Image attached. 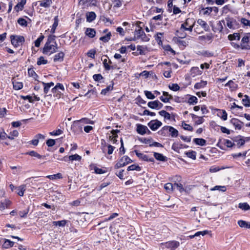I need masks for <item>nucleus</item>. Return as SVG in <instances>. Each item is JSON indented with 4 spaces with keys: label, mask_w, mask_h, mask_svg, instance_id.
<instances>
[{
    "label": "nucleus",
    "mask_w": 250,
    "mask_h": 250,
    "mask_svg": "<svg viewBox=\"0 0 250 250\" xmlns=\"http://www.w3.org/2000/svg\"><path fill=\"white\" fill-rule=\"evenodd\" d=\"M178 131L171 126L165 125L159 131L158 133L163 136H167L168 133L172 137H177L178 136Z\"/></svg>",
    "instance_id": "f257e3e1"
},
{
    "label": "nucleus",
    "mask_w": 250,
    "mask_h": 250,
    "mask_svg": "<svg viewBox=\"0 0 250 250\" xmlns=\"http://www.w3.org/2000/svg\"><path fill=\"white\" fill-rule=\"evenodd\" d=\"M57 49L58 46L56 42H54V44L45 43L43 48L42 53L44 54L50 55L57 52Z\"/></svg>",
    "instance_id": "f03ea898"
},
{
    "label": "nucleus",
    "mask_w": 250,
    "mask_h": 250,
    "mask_svg": "<svg viewBox=\"0 0 250 250\" xmlns=\"http://www.w3.org/2000/svg\"><path fill=\"white\" fill-rule=\"evenodd\" d=\"M225 22L228 28L230 29H237L239 27V23L233 18L227 17L225 18Z\"/></svg>",
    "instance_id": "7ed1b4c3"
},
{
    "label": "nucleus",
    "mask_w": 250,
    "mask_h": 250,
    "mask_svg": "<svg viewBox=\"0 0 250 250\" xmlns=\"http://www.w3.org/2000/svg\"><path fill=\"white\" fill-rule=\"evenodd\" d=\"M132 162V161L130 158H129L127 156H124L122 157L116 163L115 166V168L118 169Z\"/></svg>",
    "instance_id": "20e7f679"
},
{
    "label": "nucleus",
    "mask_w": 250,
    "mask_h": 250,
    "mask_svg": "<svg viewBox=\"0 0 250 250\" xmlns=\"http://www.w3.org/2000/svg\"><path fill=\"white\" fill-rule=\"evenodd\" d=\"M11 43L15 47H18L21 45L24 42V38L21 36H14L12 35L10 37Z\"/></svg>",
    "instance_id": "39448f33"
},
{
    "label": "nucleus",
    "mask_w": 250,
    "mask_h": 250,
    "mask_svg": "<svg viewBox=\"0 0 250 250\" xmlns=\"http://www.w3.org/2000/svg\"><path fill=\"white\" fill-rule=\"evenodd\" d=\"M134 35L135 38H136L137 39H141L143 42H148L149 41V38L146 35L141 28L135 30Z\"/></svg>",
    "instance_id": "423d86ee"
},
{
    "label": "nucleus",
    "mask_w": 250,
    "mask_h": 250,
    "mask_svg": "<svg viewBox=\"0 0 250 250\" xmlns=\"http://www.w3.org/2000/svg\"><path fill=\"white\" fill-rule=\"evenodd\" d=\"M225 24V20H221L217 22L215 25H211L212 29L214 32H221L223 29V25Z\"/></svg>",
    "instance_id": "0eeeda50"
},
{
    "label": "nucleus",
    "mask_w": 250,
    "mask_h": 250,
    "mask_svg": "<svg viewBox=\"0 0 250 250\" xmlns=\"http://www.w3.org/2000/svg\"><path fill=\"white\" fill-rule=\"evenodd\" d=\"M147 125L152 130L155 131L162 125V123L158 120H155L149 122Z\"/></svg>",
    "instance_id": "6e6552de"
},
{
    "label": "nucleus",
    "mask_w": 250,
    "mask_h": 250,
    "mask_svg": "<svg viewBox=\"0 0 250 250\" xmlns=\"http://www.w3.org/2000/svg\"><path fill=\"white\" fill-rule=\"evenodd\" d=\"M179 245V242L176 241H169L165 244L166 248L169 250H175V249L178 248Z\"/></svg>",
    "instance_id": "1a4fd4ad"
},
{
    "label": "nucleus",
    "mask_w": 250,
    "mask_h": 250,
    "mask_svg": "<svg viewBox=\"0 0 250 250\" xmlns=\"http://www.w3.org/2000/svg\"><path fill=\"white\" fill-rule=\"evenodd\" d=\"M250 33H248L247 35L244 36V37L242 39L241 42L242 44H241V47L242 49H247L248 48V45L245 44V43H248L249 42H250Z\"/></svg>",
    "instance_id": "9d476101"
},
{
    "label": "nucleus",
    "mask_w": 250,
    "mask_h": 250,
    "mask_svg": "<svg viewBox=\"0 0 250 250\" xmlns=\"http://www.w3.org/2000/svg\"><path fill=\"white\" fill-rule=\"evenodd\" d=\"M135 152L137 156L141 159L147 162H154V158L152 157L149 158L147 155L140 153L137 150H135Z\"/></svg>",
    "instance_id": "9b49d317"
},
{
    "label": "nucleus",
    "mask_w": 250,
    "mask_h": 250,
    "mask_svg": "<svg viewBox=\"0 0 250 250\" xmlns=\"http://www.w3.org/2000/svg\"><path fill=\"white\" fill-rule=\"evenodd\" d=\"M230 123L235 127L236 129L240 130L242 128L243 123L241 122L239 120L236 118H232L230 121Z\"/></svg>",
    "instance_id": "f8f14e48"
},
{
    "label": "nucleus",
    "mask_w": 250,
    "mask_h": 250,
    "mask_svg": "<svg viewBox=\"0 0 250 250\" xmlns=\"http://www.w3.org/2000/svg\"><path fill=\"white\" fill-rule=\"evenodd\" d=\"M163 96H162L160 97V99L161 101L165 103L169 102V100L173 99L172 96L169 94L167 92L163 91Z\"/></svg>",
    "instance_id": "ddd939ff"
},
{
    "label": "nucleus",
    "mask_w": 250,
    "mask_h": 250,
    "mask_svg": "<svg viewBox=\"0 0 250 250\" xmlns=\"http://www.w3.org/2000/svg\"><path fill=\"white\" fill-rule=\"evenodd\" d=\"M147 130H148L147 126L141 124L137 125L136 131L138 133L141 135H144L146 133Z\"/></svg>",
    "instance_id": "4468645a"
},
{
    "label": "nucleus",
    "mask_w": 250,
    "mask_h": 250,
    "mask_svg": "<svg viewBox=\"0 0 250 250\" xmlns=\"http://www.w3.org/2000/svg\"><path fill=\"white\" fill-rule=\"evenodd\" d=\"M45 136L44 135L41 134H38L35 136L34 139L30 142V144L36 146L38 145L40 139L43 140Z\"/></svg>",
    "instance_id": "2eb2a0df"
},
{
    "label": "nucleus",
    "mask_w": 250,
    "mask_h": 250,
    "mask_svg": "<svg viewBox=\"0 0 250 250\" xmlns=\"http://www.w3.org/2000/svg\"><path fill=\"white\" fill-rule=\"evenodd\" d=\"M197 22L206 31H208L209 30V27L205 21L202 19H198L197 21Z\"/></svg>",
    "instance_id": "dca6fc26"
},
{
    "label": "nucleus",
    "mask_w": 250,
    "mask_h": 250,
    "mask_svg": "<svg viewBox=\"0 0 250 250\" xmlns=\"http://www.w3.org/2000/svg\"><path fill=\"white\" fill-rule=\"evenodd\" d=\"M64 56V54L62 52H60L58 54H56L54 56L53 61L54 62H62L63 60V58Z\"/></svg>",
    "instance_id": "f3484780"
},
{
    "label": "nucleus",
    "mask_w": 250,
    "mask_h": 250,
    "mask_svg": "<svg viewBox=\"0 0 250 250\" xmlns=\"http://www.w3.org/2000/svg\"><path fill=\"white\" fill-rule=\"evenodd\" d=\"M4 242L2 245V247L5 249H9L12 247L14 246V242L8 240L4 239Z\"/></svg>",
    "instance_id": "a211bd4d"
},
{
    "label": "nucleus",
    "mask_w": 250,
    "mask_h": 250,
    "mask_svg": "<svg viewBox=\"0 0 250 250\" xmlns=\"http://www.w3.org/2000/svg\"><path fill=\"white\" fill-rule=\"evenodd\" d=\"M26 0H21V2H19L15 7L14 9L16 11L19 12L20 10H22L24 5L26 3Z\"/></svg>",
    "instance_id": "6ab92c4d"
},
{
    "label": "nucleus",
    "mask_w": 250,
    "mask_h": 250,
    "mask_svg": "<svg viewBox=\"0 0 250 250\" xmlns=\"http://www.w3.org/2000/svg\"><path fill=\"white\" fill-rule=\"evenodd\" d=\"M16 188L17 189V194L20 196H23L26 189V185H22L18 187H16Z\"/></svg>",
    "instance_id": "aec40b11"
},
{
    "label": "nucleus",
    "mask_w": 250,
    "mask_h": 250,
    "mask_svg": "<svg viewBox=\"0 0 250 250\" xmlns=\"http://www.w3.org/2000/svg\"><path fill=\"white\" fill-rule=\"evenodd\" d=\"M197 54L207 57H210L213 56V53L212 52H209L208 50L199 51L197 52Z\"/></svg>",
    "instance_id": "412c9836"
},
{
    "label": "nucleus",
    "mask_w": 250,
    "mask_h": 250,
    "mask_svg": "<svg viewBox=\"0 0 250 250\" xmlns=\"http://www.w3.org/2000/svg\"><path fill=\"white\" fill-rule=\"evenodd\" d=\"M213 38V36L211 33L206 35L201 36L199 37V40H201V41L207 40V41H208L210 42H212Z\"/></svg>",
    "instance_id": "4be33fe9"
},
{
    "label": "nucleus",
    "mask_w": 250,
    "mask_h": 250,
    "mask_svg": "<svg viewBox=\"0 0 250 250\" xmlns=\"http://www.w3.org/2000/svg\"><path fill=\"white\" fill-rule=\"evenodd\" d=\"M96 15L94 12H90L86 14V21L88 22H92L96 18Z\"/></svg>",
    "instance_id": "5701e85b"
},
{
    "label": "nucleus",
    "mask_w": 250,
    "mask_h": 250,
    "mask_svg": "<svg viewBox=\"0 0 250 250\" xmlns=\"http://www.w3.org/2000/svg\"><path fill=\"white\" fill-rule=\"evenodd\" d=\"M218 112L217 115L220 117L223 120L226 121L227 119L228 114L226 111L224 110L218 109Z\"/></svg>",
    "instance_id": "b1692460"
},
{
    "label": "nucleus",
    "mask_w": 250,
    "mask_h": 250,
    "mask_svg": "<svg viewBox=\"0 0 250 250\" xmlns=\"http://www.w3.org/2000/svg\"><path fill=\"white\" fill-rule=\"evenodd\" d=\"M201 74V72L198 67H192L190 69V75L193 77Z\"/></svg>",
    "instance_id": "393cba45"
},
{
    "label": "nucleus",
    "mask_w": 250,
    "mask_h": 250,
    "mask_svg": "<svg viewBox=\"0 0 250 250\" xmlns=\"http://www.w3.org/2000/svg\"><path fill=\"white\" fill-rule=\"evenodd\" d=\"M154 157L156 160L160 161L165 162L167 160V157L159 153L154 152Z\"/></svg>",
    "instance_id": "a878e982"
},
{
    "label": "nucleus",
    "mask_w": 250,
    "mask_h": 250,
    "mask_svg": "<svg viewBox=\"0 0 250 250\" xmlns=\"http://www.w3.org/2000/svg\"><path fill=\"white\" fill-rule=\"evenodd\" d=\"M85 33L86 36L92 38L95 37L96 34V31L93 28H88L86 29Z\"/></svg>",
    "instance_id": "bb28decb"
},
{
    "label": "nucleus",
    "mask_w": 250,
    "mask_h": 250,
    "mask_svg": "<svg viewBox=\"0 0 250 250\" xmlns=\"http://www.w3.org/2000/svg\"><path fill=\"white\" fill-rule=\"evenodd\" d=\"M238 225L241 228L250 229V222L240 220L238 221Z\"/></svg>",
    "instance_id": "cd10ccee"
},
{
    "label": "nucleus",
    "mask_w": 250,
    "mask_h": 250,
    "mask_svg": "<svg viewBox=\"0 0 250 250\" xmlns=\"http://www.w3.org/2000/svg\"><path fill=\"white\" fill-rule=\"evenodd\" d=\"M193 141L196 145L201 146H204L206 144V141L202 138H195Z\"/></svg>",
    "instance_id": "c85d7f7f"
},
{
    "label": "nucleus",
    "mask_w": 250,
    "mask_h": 250,
    "mask_svg": "<svg viewBox=\"0 0 250 250\" xmlns=\"http://www.w3.org/2000/svg\"><path fill=\"white\" fill-rule=\"evenodd\" d=\"M40 2V5L41 7H43L44 8H47L50 6V4L52 3L51 0H41L39 1Z\"/></svg>",
    "instance_id": "c756f323"
},
{
    "label": "nucleus",
    "mask_w": 250,
    "mask_h": 250,
    "mask_svg": "<svg viewBox=\"0 0 250 250\" xmlns=\"http://www.w3.org/2000/svg\"><path fill=\"white\" fill-rule=\"evenodd\" d=\"M228 39L229 41H232V40L239 41L240 39V34L238 33H235L233 34H230L228 36Z\"/></svg>",
    "instance_id": "7c9ffc66"
},
{
    "label": "nucleus",
    "mask_w": 250,
    "mask_h": 250,
    "mask_svg": "<svg viewBox=\"0 0 250 250\" xmlns=\"http://www.w3.org/2000/svg\"><path fill=\"white\" fill-rule=\"evenodd\" d=\"M13 88L15 90H18L21 89L23 87V84L21 82L13 81L12 82Z\"/></svg>",
    "instance_id": "2f4dec72"
},
{
    "label": "nucleus",
    "mask_w": 250,
    "mask_h": 250,
    "mask_svg": "<svg viewBox=\"0 0 250 250\" xmlns=\"http://www.w3.org/2000/svg\"><path fill=\"white\" fill-rule=\"evenodd\" d=\"M207 84V81H201L200 83H197L194 84V88L195 89H201L204 87Z\"/></svg>",
    "instance_id": "473e14b6"
},
{
    "label": "nucleus",
    "mask_w": 250,
    "mask_h": 250,
    "mask_svg": "<svg viewBox=\"0 0 250 250\" xmlns=\"http://www.w3.org/2000/svg\"><path fill=\"white\" fill-rule=\"evenodd\" d=\"M54 21L52 26L50 32L52 34L54 33L56 30V29L58 25V17H55L54 18Z\"/></svg>",
    "instance_id": "72a5a7b5"
},
{
    "label": "nucleus",
    "mask_w": 250,
    "mask_h": 250,
    "mask_svg": "<svg viewBox=\"0 0 250 250\" xmlns=\"http://www.w3.org/2000/svg\"><path fill=\"white\" fill-rule=\"evenodd\" d=\"M160 115L163 116L165 119L170 120L171 118L170 114L166 110H163L159 112Z\"/></svg>",
    "instance_id": "f704fd0d"
},
{
    "label": "nucleus",
    "mask_w": 250,
    "mask_h": 250,
    "mask_svg": "<svg viewBox=\"0 0 250 250\" xmlns=\"http://www.w3.org/2000/svg\"><path fill=\"white\" fill-rule=\"evenodd\" d=\"M10 205V201L7 200H5L4 202L0 203V210H3L5 208H7Z\"/></svg>",
    "instance_id": "c9c22d12"
},
{
    "label": "nucleus",
    "mask_w": 250,
    "mask_h": 250,
    "mask_svg": "<svg viewBox=\"0 0 250 250\" xmlns=\"http://www.w3.org/2000/svg\"><path fill=\"white\" fill-rule=\"evenodd\" d=\"M238 208L244 210H248L250 209V206L247 203H240L238 205Z\"/></svg>",
    "instance_id": "e433bc0d"
},
{
    "label": "nucleus",
    "mask_w": 250,
    "mask_h": 250,
    "mask_svg": "<svg viewBox=\"0 0 250 250\" xmlns=\"http://www.w3.org/2000/svg\"><path fill=\"white\" fill-rule=\"evenodd\" d=\"M242 103L244 106L246 107H250V97L245 95L244 96V98L242 100Z\"/></svg>",
    "instance_id": "4c0bfd02"
},
{
    "label": "nucleus",
    "mask_w": 250,
    "mask_h": 250,
    "mask_svg": "<svg viewBox=\"0 0 250 250\" xmlns=\"http://www.w3.org/2000/svg\"><path fill=\"white\" fill-rule=\"evenodd\" d=\"M48 63L47 60H45L43 56L40 57L37 61V64L38 65L46 64Z\"/></svg>",
    "instance_id": "58836bf2"
},
{
    "label": "nucleus",
    "mask_w": 250,
    "mask_h": 250,
    "mask_svg": "<svg viewBox=\"0 0 250 250\" xmlns=\"http://www.w3.org/2000/svg\"><path fill=\"white\" fill-rule=\"evenodd\" d=\"M111 34L110 32H108L105 36H102L100 38V40L104 42H107L110 39Z\"/></svg>",
    "instance_id": "ea45409f"
},
{
    "label": "nucleus",
    "mask_w": 250,
    "mask_h": 250,
    "mask_svg": "<svg viewBox=\"0 0 250 250\" xmlns=\"http://www.w3.org/2000/svg\"><path fill=\"white\" fill-rule=\"evenodd\" d=\"M146 47L142 46V45H138L137 46V50L139 51V54L140 55H145L146 54Z\"/></svg>",
    "instance_id": "a19ab883"
},
{
    "label": "nucleus",
    "mask_w": 250,
    "mask_h": 250,
    "mask_svg": "<svg viewBox=\"0 0 250 250\" xmlns=\"http://www.w3.org/2000/svg\"><path fill=\"white\" fill-rule=\"evenodd\" d=\"M29 211V208L28 207L27 208L21 210L19 212V214L21 218H25L27 217V214Z\"/></svg>",
    "instance_id": "79ce46f5"
},
{
    "label": "nucleus",
    "mask_w": 250,
    "mask_h": 250,
    "mask_svg": "<svg viewBox=\"0 0 250 250\" xmlns=\"http://www.w3.org/2000/svg\"><path fill=\"white\" fill-rule=\"evenodd\" d=\"M27 154L31 156L37 157L38 159H41L44 157V156H42V155H41L40 154H39L37 152H36L34 150L29 151V152H27Z\"/></svg>",
    "instance_id": "37998d69"
},
{
    "label": "nucleus",
    "mask_w": 250,
    "mask_h": 250,
    "mask_svg": "<svg viewBox=\"0 0 250 250\" xmlns=\"http://www.w3.org/2000/svg\"><path fill=\"white\" fill-rule=\"evenodd\" d=\"M66 221L65 220L58 221H54L53 222V224L54 225L59 227H64L66 225Z\"/></svg>",
    "instance_id": "c03bdc74"
},
{
    "label": "nucleus",
    "mask_w": 250,
    "mask_h": 250,
    "mask_svg": "<svg viewBox=\"0 0 250 250\" xmlns=\"http://www.w3.org/2000/svg\"><path fill=\"white\" fill-rule=\"evenodd\" d=\"M186 154L187 155V156L188 157L191 158L193 160L196 159V153L195 151H194L193 150H190V151L186 152Z\"/></svg>",
    "instance_id": "a18cd8bd"
},
{
    "label": "nucleus",
    "mask_w": 250,
    "mask_h": 250,
    "mask_svg": "<svg viewBox=\"0 0 250 250\" xmlns=\"http://www.w3.org/2000/svg\"><path fill=\"white\" fill-rule=\"evenodd\" d=\"M113 84L112 85H109L107 86L105 88L103 89L102 90L101 93L102 95H105L108 91L112 90L113 89Z\"/></svg>",
    "instance_id": "49530a36"
},
{
    "label": "nucleus",
    "mask_w": 250,
    "mask_h": 250,
    "mask_svg": "<svg viewBox=\"0 0 250 250\" xmlns=\"http://www.w3.org/2000/svg\"><path fill=\"white\" fill-rule=\"evenodd\" d=\"M68 158L69 160L72 161L74 160L80 161L82 159L81 156L77 154L70 155Z\"/></svg>",
    "instance_id": "de8ad7c7"
},
{
    "label": "nucleus",
    "mask_w": 250,
    "mask_h": 250,
    "mask_svg": "<svg viewBox=\"0 0 250 250\" xmlns=\"http://www.w3.org/2000/svg\"><path fill=\"white\" fill-rule=\"evenodd\" d=\"M192 19H187L185 22L182 24L181 27H180V30H182L184 29L185 28H187V27H188L190 25V21H191Z\"/></svg>",
    "instance_id": "09e8293b"
},
{
    "label": "nucleus",
    "mask_w": 250,
    "mask_h": 250,
    "mask_svg": "<svg viewBox=\"0 0 250 250\" xmlns=\"http://www.w3.org/2000/svg\"><path fill=\"white\" fill-rule=\"evenodd\" d=\"M127 171H131V170H137V171H140L141 170V167L138 165H132L131 166H129L128 167Z\"/></svg>",
    "instance_id": "8fccbe9b"
},
{
    "label": "nucleus",
    "mask_w": 250,
    "mask_h": 250,
    "mask_svg": "<svg viewBox=\"0 0 250 250\" xmlns=\"http://www.w3.org/2000/svg\"><path fill=\"white\" fill-rule=\"evenodd\" d=\"M198 102V99L196 97L194 96H191L188 100V103L190 104H196Z\"/></svg>",
    "instance_id": "3c124183"
},
{
    "label": "nucleus",
    "mask_w": 250,
    "mask_h": 250,
    "mask_svg": "<svg viewBox=\"0 0 250 250\" xmlns=\"http://www.w3.org/2000/svg\"><path fill=\"white\" fill-rule=\"evenodd\" d=\"M47 178L53 180V179H62V175L60 173H58L56 174H53L52 175H48L46 177Z\"/></svg>",
    "instance_id": "603ef678"
},
{
    "label": "nucleus",
    "mask_w": 250,
    "mask_h": 250,
    "mask_svg": "<svg viewBox=\"0 0 250 250\" xmlns=\"http://www.w3.org/2000/svg\"><path fill=\"white\" fill-rule=\"evenodd\" d=\"M163 35V33H158L155 36V40L158 42V44L160 45L162 44V38Z\"/></svg>",
    "instance_id": "864d4df0"
},
{
    "label": "nucleus",
    "mask_w": 250,
    "mask_h": 250,
    "mask_svg": "<svg viewBox=\"0 0 250 250\" xmlns=\"http://www.w3.org/2000/svg\"><path fill=\"white\" fill-rule=\"evenodd\" d=\"M147 105L151 109H157V100L149 102L147 104Z\"/></svg>",
    "instance_id": "5fc2aeb1"
},
{
    "label": "nucleus",
    "mask_w": 250,
    "mask_h": 250,
    "mask_svg": "<svg viewBox=\"0 0 250 250\" xmlns=\"http://www.w3.org/2000/svg\"><path fill=\"white\" fill-rule=\"evenodd\" d=\"M145 94L146 96L147 97L148 99H154L155 98V96L151 92L146 90L144 91Z\"/></svg>",
    "instance_id": "6e6d98bb"
},
{
    "label": "nucleus",
    "mask_w": 250,
    "mask_h": 250,
    "mask_svg": "<svg viewBox=\"0 0 250 250\" xmlns=\"http://www.w3.org/2000/svg\"><path fill=\"white\" fill-rule=\"evenodd\" d=\"M44 39V36L42 35H41L35 41V46L38 47L40 46L41 42Z\"/></svg>",
    "instance_id": "4d7b16f0"
},
{
    "label": "nucleus",
    "mask_w": 250,
    "mask_h": 250,
    "mask_svg": "<svg viewBox=\"0 0 250 250\" xmlns=\"http://www.w3.org/2000/svg\"><path fill=\"white\" fill-rule=\"evenodd\" d=\"M222 143L228 147H231L234 145V144L231 141L227 139H224Z\"/></svg>",
    "instance_id": "13d9d810"
},
{
    "label": "nucleus",
    "mask_w": 250,
    "mask_h": 250,
    "mask_svg": "<svg viewBox=\"0 0 250 250\" xmlns=\"http://www.w3.org/2000/svg\"><path fill=\"white\" fill-rule=\"evenodd\" d=\"M55 38L56 36L55 35H49L45 43L51 44L52 42L54 43V42H56Z\"/></svg>",
    "instance_id": "bf43d9fd"
},
{
    "label": "nucleus",
    "mask_w": 250,
    "mask_h": 250,
    "mask_svg": "<svg viewBox=\"0 0 250 250\" xmlns=\"http://www.w3.org/2000/svg\"><path fill=\"white\" fill-rule=\"evenodd\" d=\"M18 22L20 25L22 26H26L27 25V21L21 18H20L18 20Z\"/></svg>",
    "instance_id": "052dcab7"
},
{
    "label": "nucleus",
    "mask_w": 250,
    "mask_h": 250,
    "mask_svg": "<svg viewBox=\"0 0 250 250\" xmlns=\"http://www.w3.org/2000/svg\"><path fill=\"white\" fill-rule=\"evenodd\" d=\"M174 188L173 185L170 183H167L165 185V188L168 191H172Z\"/></svg>",
    "instance_id": "680f3d73"
},
{
    "label": "nucleus",
    "mask_w": 250,
    "mask_h": 250,
    "mask_svg": "<svg viewBox=\"0 0 250 250\" xmlns=\"http://www.w3.org/2000/svg\"><path fill=\"white\" fill-rule=\"evenodd\" d=\"M169 88L174 91H177L180 89V86L177 83H172L171 85H169Z\"/></svg>",
    "instance_id": "e2e57ef3"
},
{
    "label": "nucleus",
    "mask_w": 250,
    "mask_h": 250,
    "mask_svg": "<svg viewBox=\"0 0 250 250\" xmlns=\"http://www.w3.org/2000/svg\"><path fill=\"white\" fill-rule=\"evenodd\" d=\"M94 170L95 171V172L96 174H103L106 172V170H105L102 168H98L96 167H94Z\"/></svg>",
    "instance_id": "0e129e2a"
},
{
    "label": "nucleus",
    "mask_w": 250,
    "mask_h": 250,
    "mask_svg": "<svg viewBox=\"0 0 250 250\" xmlns=\"http://www.w3.org/2000/svg\"><path fill=\"white\" fill-rule=\"evenodd\" d=\"M182 126L183 127L185 130H188V131H192L193 127L185 123H182Z\"/></svg>",
    "instance_id": "69168bd1"
},
{
    "label": "nucleus",
    "mask_w": 250,
    "mask_h": 250,
    "mask_svg": "<svg viewBox=\"0 0 250 250\" xmlns=\"http://www.w3.org/2000/svg\"><path fill=\"white\" fill-rule=\"evenodd\" d=\"M93 78L94 81L99 82L103 79V77L101 74H94L93 76Z\"/></svg>",
    "instance_id": "338daca9"
},
{
    "label": "nucleus",
    "mask_w": 250,
    "mask_h": 250,
    "mask_svg": "<svg viewBox=\"0 0 250 250\" xmlns=\"http://www.w3.org/2000/svg\"><path fill=\"white\" fill-rule=\"evenodd\" d=\"M241 22L243 24L244 26L250 27V21L248 20L245 18H242L241 19Z\"/></svg>",
    "instance_id": "774afa93"
}]
</instances>
